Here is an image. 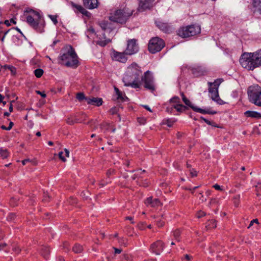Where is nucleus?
<instances>
[{"label": "nucleus", "instance_id": "nucleus-1", "mask_svg": "<svg viewBox=\"0 0 261 261\" xmlns=\"http://www.w3.org/2000/svg\"><path fill=\"white\" fill-rule=\"evenodd\" d=\"M240 63L241 66L249 70L261 66V49L254 53H244L242 54Z\"/></svg>", "mask_w": 261, "mask_h": 261}, {"label": "nucleus", "instance_id": "nucleus-2", "mask_svg": "<svg viewBox=\"0 0 261 261\" xmlns=\"http://www.w3.org/2000/svg\"><path fill=\"white\" fill-rule=\"evenodd\" d=\"M28 23L39 33L44 32L45 22L42 16L38 12L32 9L26 10L24 11Z\"/></svg>", "mask_w": 261, "mask_h": 261}, {"label": "nucleus", "instance_id": "nucleus-3", "mask_svg": "<svg viewBox=\"0 0 261 261\" xmlns=\"http://www.w3.org/2000/svg\"><path fill=\"white\" fill-rule=\"evenodd\" d=\"M59 59L61 61V64L67 67H76L79 62L77 55L70 45L66 46L63 48Z\"/></svg>", "mask_w": 261, "mask_h": 261}, {"label": "nucleus", "instance_id": "nucleus-4", "mask_svg": "<svg viewBox=\"0 0 261 261\" xmlns=\"http://www.w3.org/2000/svg\"><path fill=\"white\" fill-rule=\"evenodd\" d=\"M133 12V10L127 8L122 10H118L110 16V20L120 23H125L128 18L132 15Z\"/></svg>", "mask_w": 261, "mask_h": 261}, {"label": "nucleus", "instance_id": "nucleus-5", "mask_svg": "<svg viewBox=\"0 0 261 261\" xmlns=\"http://www.w3.org/2000/svg\"><path fill=\"white\" fill-rule=\"evenodd\" d=\"M249 100L255 105L261 107V87L258 85H254L249 87L248 89Z\"/></svg>", "mask_w": 261, "mask_h": 261}, {"label": "nucleus", "instance_id": "nucleus-6", "mask_svg": "<svg viewBox=\"0 0 261 261\" xmlns=\"http://www.w3.org/2000/svg\"><path fill=\"white\" fill-rule=\"evenodd\" d=\"M201 31L200 27L197 25H190L180 28L177 34L179 36L183 38H188L195 36L200 33Z\"/></svg>", "mask_w": 261, "mask_h": 261}, {"label": "nucleus", "instance_id": "nucleus-7", "mask_svg": "<svg viewBox=\"0 0 261 261\" xmlns=\"http://www.w3.org/2000/svg\"><path fill=\"white\" fill-rule=\"evenodd\" d=\"M165 46L163 40L159 37L151 38L148 45V50L151 54L160 51Z\"/></svg>", "mask_w": 261, "mask_h": 261}, {"label": "nucleus", "instance_id": "nucleus-8", "mask_svg": "<svg viewBox=\"0 0 261 261\" xmlns=\"http://www.w3.org/2000/svg\"><path fill=\"white\" fill-rule=\"evenodd\" d=\"M138 79L132 75L128 74V72L126 71L123 77V82L125 86H130L134 88H138L140 87V83L139 82Z\"/></svg>", "mask_w": 261, "mask_h": 261}, {"label": "nucleus", "instance_id": "nucleus-9", "mask_svg": "<svg viewBox=\"0 0 261 261\" xmlns=\"http://www.w3.org/2000/svg\"><path fill=\"white\" fill-rule=\"evenodd\" d=\"M142 81L144 83L145 88L151 91L154 90L153 78L149 71H147L144 73V76L142 77Z\"/></svg>", "mask_w": 261, "mask_h": 261}, {"label": "nucleus", "instance_id": "nucleus-10", "mask_svg": "<svg viewBox=\"0 0 261 261\" xmlns=\"http://www.w3.org/2000/svg\"><path fill=\"white\" fill-rule=\"evenodd\" d=\"M125 51V54L128 55H132L138 53L139 51V46L137 44V40L135 39L128 40L127 43V47Z\"/></svg>", "mask_w": 261, "mask_h": 261}, {"label": "nucleus", "instance_id": "nucleus-11", "mask_svg": "<svg viewBox=\"0 0 261 261\" xmlns=\"http://www.w3.org/2000/svg\"><path fill=\"white\" fill-rule=\"evenodd\" d=\"M128 74H132L137 79H139L142 74V71L140 67L135 63H132L127 68L126 71Z\"/></svg>", "mask_w": 261, "mask_h": 261}, {"label": "nucleus", "instance_id": "nucleus-12", "mask_svg": "<svg viewBox=\"0 0 261 261\" xmlns=\"http://www.w3.org/2000/svg\"><path fill=\"white\" fill-rule=\"evenodd\" d=\"M125 51L124 52H118L113 50L111 53V57L113 60L122 63H125L127 60Z\"/></svg>", "mask_w": 261, "mask_h": 261}, {"label": "nucleus", "instance_id": "nucleus-13", "mask_svg": "<svg viewBox=\"0 0 261 261\" xmlns=\"http://www.w3.org/2000/svg\"><path fill=\"white\" fill-rule=\"evenodd\" d=\"M156 0H140L138 10L143 11L153 7L156 3Z\"/></svg>", "mask_w": 261, "mask_h": 261}, {"label": "nucleus", "instance_id": "nucleus-14", "mask_svg": "<svg viewBox=\"0 0 261 261\" xmlns=\"http://www.w3.org/2000/svg\"><path fill=\"white\" fill-rule=\"evenodd\" d=\"M208 92L211 94L210 96L213 100L216 101L219 105L223 104V100L219 97L218 89H217V88H213V87H209Z\"/></svg>", "mask_w": 261, "mask_h": 261}, {"label": "nucleus", "instance_id": "nucleus-15", "mask_svg": "<svg viewBox=\"0 0 261 261\" xmlns=\"http://www.w3.org/2000/svg\"><path fill=\"white\" fill-rule=\"evenodd\" d=\"M99 25L105 33L112 34V35L114 34V27L111 22L103 21L99 23Z\"/></svg>", "mask_w": 261, "mask_h": 261}, {"label": "nucleus", "instance_id": "nucleus-16", "mask_svg": "<svg viewBox=\"0 0 261 261\" xmlns=\"http://www.w3.org/2000/svg\"><path fill=\"white\" fill-rule=\"evenodd\" d=\"M144 202L147 206L150 207H156L161 205V202L158 198H153L152 196L147 197Z\"/></svg>", "mask_w": 261, "mask_h": 261}, {"label": "nucleus", "instance_id": "nucleus-17", "mask_svg": "<svg viewBox=\"0 0 261 261\" xmlns=\"http://www.w3.org/2000/svg\"><path fill=\"white\" fill-rule=\"evenodd\" d=\"M164 248L163 243L161 241H158L155 243L152 244L150 247V249L156 255H159L163 251Z\"/></svg>", "mask_w": 261, "mask_h": 261}, {"label": "nucleus", "instance_id": "nucleus-18", "mask_svg": "<svg viewBox=\"0 0 261 261\" xmlns=\"http://www.w3.org/2000/svg\"><path fill=\"white\" fill-rule=\"evenodd\" d=\"M191 71L193 74L196 76L204 75L207 71L206 68L201 65H196L193 67Z\"/></svg>", "mask_w": 261, "mask_h": 261}, {"label": "nucleus", "instance_id": "nucleus-19", "mask_svg": "<svg viewBox=\"0 0 261 261\" xmlns=\"http://www.w3.org/2000/svg\"><path fill=\"white\" fill-rule=\"evenodd\" d=\"M86 100L88 104L98 107L102 105L103 102L102 98L98 97H88V98L86 99Z\"/></svg>", "mask_w": 261, "mask_h": 261}, {"label": "nucleus", "instance_id": "nucleus-20", "mask_svg": "<svg viewBox=\"0 0 261 261\" xmlns=\"http://www.w3.org/2000/svg\"><path fill=\"white\" fill-rule=\"evenodd\" d=\"M84 5L89 9L96 8L98 6L97 0H83Z\"/></svg>", "mask_w": 261, "mask_h": 261}, {"label": "nucleus", "instance_id": "nucleus-21", "mask_svg": "<svg viewBox=\"0 0 261 261\" xmlns=\"http://www.w3.org/2000/svg\"><path fill=\"white\" fill-rule=\"evenodd\" d=\"M253 12H258L261 15V1L253 0L252 1Z\"/></svg>", "mask_w": 261, "mask_h": 261}, {"label": "nucleus", "instance_id": "nucleus-22", "mask_svg": "<svg viewBox=\"0 0 261 261\" xmlns=\"http://www.w3.org/2000/svg\"><path fill=\"white\" fill-rule=\"evenodd\" d=\"M244 115L247 117L256 119L261 118V113L256 111H247L244 113Z\"/></svg>", "mask_w": 261, "mask_h": 261}, {"label": "nucleus", "instance_id": "nucleus-23", "mask_svg": "<svg viewBox=\"0 0 261 261\" xmlns=\"http://www.w3.org/2000/svg\"><path fill=\"white\" fill-rule=\"evenodd\" d=\"M191 108L195 112L200 113L201 114H215L216 113V112L215 111H211L209 109L204 110L201 108H199L198 107H195V106H191Z\"/></svg>", "mask_w": 261, "mask_h": 261}, {"label": "nucleus", "instance_id": "nucleus-24", "mask_svg": "<svg viewBox=\"0 0 261 261\" xmlns=\"http://www.w3.org/2000/svg\"><path fill=\"white\" fill-rule=\"evenodd\" d=\"M115 91L117 96L116 99L118 101H125L128 99L127 97L118 89V88L115 87Z\"/></svg>", "mask_w": 261, "mask_h": 261}, {"label": "nucleus", "instance_id": "nucleus-25", "mask_svg": "<svg viewBox=\"0 0 261 261\" xmlns=\"http://www.w3.org/2000/svg\"><path fill=\"white\" fill-rule=\"evenodd\" d=\"M71 5L73 8L75 9L77 11L83 14H86L87 13V11L81 5L76 4L73 2H71Z\"/></svg>", "mask_w": 261, "mask_h": 261}, {"label": "nucleus", "instance_id": "nucleus-26", "mask_svg": "<svg viewBox=\"0 0 261 261\" xmlns=\"http://www.w3.org/2000/svg\"><path fill=\"white\" fill-rule=\"evenodd\" d=\"M223 82L222 79H217L214 82H208V87H213V88H219L220 85Z\"/></svg>", "mask_w": 261, "mask_h": 261}, {"label": "nucleus", "instance_id": "nucleus-27", "mask_svg": "<svg viewBox=\"0 0 261 261\" xmlns=\"http://www.w3.org/2000/svg\"><path fill=\"white\" fill-rule=\"evenodd\" d=\"M50 253V249L48 247L44 246L42 248L41 254L44 258L47 259Z\"/></svg>", "mask_w": 261, "mask_h": 261}, {"label": "nucleus", "instance_id": "nucleus-28", "mask_svg": "<svg viewBox=\"0 0 261 261\" xmlns=\"http://www.w3.org/2000/svg\"><path fill=\"white\" fill-rule=\"evenodd\" d=\"M9 154L10 153L7 149L0 148V155L3 159L7 158Z\"/></svg>", "mask_w": 261, "mask_h": 261}, {"label": "nucleus", "instance_id": "nucleus-29", "mask_svg": "<svg viewBox=\"0 0 261 261\" xmlns=\"http://www.w3.org/2000/svg\"><path fill=\"white\" fill-rule=\"evenodd\" d=\"M156 25L159 27V29L162 30L164 32L168 31V28L167 24L162 23L161 22H156Z\"/></svg>", "mask_w": 261, "mask_h": 261}, {"label": "nucleus", "instance_id": "nucleus-30", "mask_svg": "<svg viewBox=\"0 0 261 261\" xmlns=\"http://www.w3.org/2000/svg\"><path fill=\"white\" fill-rule=\"evenodd\" d=\"M105 38L106 37L105 36ZM111 41V40L110 39H106L105 38L104 40L99 39L97 41V44L101 46H106L108 43H109Z\"/></svg>", "mask_w": 261, "mask_h": 261}, {"label": "nucleus", "instance_id": "nucleus-31", "mask_svg": "<svg viewBox=\"0 0 261 261\" xmlns=\"http://www.w3.org/2000/svg\"><path fill=\"white\" fill-rule=\"evenodd\" d=\"M82 250L83 247L79 244H76L73 247V251L76 253H80Z\"/></svg>", "mask_w": 261, "mask_h": 261}, {"label": "nucleus", "instance_id": "nucleus-32", "mask_svg": "<svg viewBox=\"0 0 261 261\" xmlns=\"http://www.w3.org/2000/svg\"><path fill=\"white\" fill-rule=\"evenodd\" d=\"M2 67L5 69H6L10 70L13 74H15L16 73V69L13 66L5 65L4 66H3Z\"/></svg>", "mask_w": 261, "mask_h": 261}, {"label": "nucleus", "instance_id": "nucleus-33", "mask_svg": "<svg viewBox=\"0 0 261 261\" xmlns=\"http://www.w3.org/2000/svg\"><path fill=\"white\" fill-rule=\"evenodd\" d=\"M34 73L37 77L39 78L42 75L43 70L41 68H37L34 70Z\"/></svg>", "mask_w": 261, "mask_h": 261}, {"label": "nucleus", "instance_id": "nucleus-34", "mask_svg": "<svg viewBox=\"0 0 261 261\" xmlns=\"http://www.w3.org/2000/svg\"><path fill=\"white\" fill-rule=\"evenodd\" d=\"M146 172V171L145 170H142L141 169H139L137 171V174H135L133 177H132V178L133 179H135L136 178H142V176H141V175L143 173H145Z\"/></svg>", "mask_w": 261, "mask_h": 261}, {"label": "nucleus", "instance_id": "nucleus-35", "mask_svg": "<svg viewBox=\"0 0 261 261\" xmlns=\"http://www.w3.org/2000/svg\"><path fill=\"white\" fill-rule=\"evenodd\" d=\"M66 122L68 124H70V125H73L75 123L80 122V121L77 118H75L74 119H73L72 118H71L70 117H69L67 118Z\"/></svg>", "mask_w": 261, "mask_h": 261}, {"label": "nucleus", "instance_id": "nucleus-36", "mask_svg": "<svg viewBox=\"0 0 261 261\" xmlns=\"http://www.w3.org/2000/svg\"><path fill=\"white\" fill-rule=\"evenodd\" d=\"M240 199V195L239 194H237L233 196V201L235 206H238Z\"/></svg>", "mask_w": 261, "mask_h": 261}, {"label": "nucleus", "instance_id": "nucleus-37", "mask_svg": "<svg viewBox=\"0 0 261 261\" xmlns=\"http://www.w3.org/2000/svg\"><path fill=\"white\" fill-rule=\"evenodd\" d=\"M184 108L185 107L182 105L177 104L173 106L171 109H172L174 108L178 112H181L184 110Z\"/></svg>", "mask_w": 261, "mask_h": 261}, {"label": "nucleus", "instance_id": "nucleus-38", "mask_svg": "<svg viewBox=\"0 0 261 261\" xmlns=\"http://www.w3.org/2000/svg\"><path fill=\"white\" fill-rule=\"evenodd\" d=\"M111 126L110 124L107 122H104L100 125V128L102 129H105L106 130H108L110 129Z\"/></svg>", "mask_w": 261, "mask_h": 261}, {"label": "nucleus", "instance_id": "nucleus-39", "mask_svg": "<svg viewBox=\"0 0 261 261\" xmlns=\"http://www.w3.org/2000/svg\"><path fill=\"white\" fill-rule=\"evenodd\" d=\"M76 98L79 100V101H82L84 99H85L86 98H88V97H86L85 96V95L83 93H82V92H80V93H78L77 94H76Z\"/></svg>", "mask_w": 261, "mask_h": 261}, {"label": "nucleus", "instance_id": "nucleus-40", "mask_svg": "<svg viewBox=\"0 0 261 261\" xmlns=\"http://www.w3.org/2000/svg\"><path fill=\"white\" fill-rule=\"evenodd\" d=\"M173 235L176 240L177 241H179V237L180 235V231L178 229L175 230L173 232Z\"/></svg>", "mask_w": 261, "mask_h": 261}, {"label": "nucleus", "instance_id": "nucleus-41", "mask_svg": "<svg viewBox=\"0 0 261 261\" xmlns=\"http://www.w3.org/2000/svg\"><path fill=\"white\" fill-rule=\"evenodd\" d=\"M48 17L52 20V21L53 22L54 24L56 25L57 24L58 20H57V16L56 15H49Z\"/></svg>", "mask_w": 261, "mask_h": 261}, {"label": "nucleus", "instance_id": "nucleus-42", "mask_svg": "<svg viewBox=\"0 0 261 261\" xmlns=\"http://www.w3.org/2000/svg\"><path fill=\"white\" fill-rule=\"evenodd\" d=\"M182 100H183V101L184 102V103L186 105L189 106L190 107H191V106H193V105H192L191 102H190V101L189 99H188L186 98V97H183Z\"/></svg>", "mask_w": 261, "mask_h": 261}, {"label": "nucleus", "instance_id": "nucleus-43", "mask_svg": "<svg viewBox=\"0 0 261 261\" xmlns=\"http://www.w3.org/2000/svg\"><path fill=\"white\" fill-rule=\"evenodd\" d=\"M64 152L62 151H61L59 153V158L63 161V162H66V159L65 158V156L63 155Z\"/></svg>", "mask_w": 261, "mask_h": 261}, {"label": "nucleus", "instance_id": "nucleus-44", "mask_svg": "<svg viewBox=\"0 0 261 261\" xmlns=\"http://www.w3.org/2000/svg\"><path fill=\"white\" fill-rule=\"evenodd\" d=\"M50 198V196L49 195H48V193H44V195H43V201H48V199Z\"/></svg>", "mask_w": 261, "mask_h": 261}, {"label": "nucleus", "instance_id": "nucleus-45", "mask_svg": "<svg viewBox=\"0 0 261 261\" xmlns=\"http://www.w3.org/2000/svg\"><path fill=\"white\" fill-rule=\"evenodd\" d=\"M254 223L258 224V219H253L252 221H251L249 226H248V228H249L251 226H252L253 224H254Z\"/></svg>", "mask_w": 261, "mask_h": 261}, {"label": "nucleus", "instance_id": "nucleus-46", "mask_svg": "<svg viewBox=\"0 0 261 261\" xmlns=\"http://www.w3.org/2000/svg\"><path fill=\"white\" fill-rule=\"evenodd\" d=\"M190 173L191 177H195L197 176V172L193 169L190 170Z\"/></svg>", "mask_w": 261, "mask_h": 261}, {"label": "nucleus", "instance_id": "nucleus-47", "mask_svg": "<svg viewBox=\"0 0 261 261\" xmlns=\"http://www.w3.org/2000/svg\"><path fill=\"white\" fill-rule=\"evenodd\" d=\"M179 101V98L178 97H174L170 99V102H171L176 103V102H178Z\"/></svg>", "mask_w": 261, "mask_h": 261}, {"label": "nucleus", "instance_id": "nucleus-48", "mask_svg": "<svg viewBox=\"0 0 261 261\" xmlns=\"http://www.w3.org/2000/svg\"><path fill=\"white\" fill-rule=\"evenodd\" d=\"M210 223H212V226H210V228H216L217 227L216 221L215 220H212ZM209 225H211V224H210Z\"/></svg>", "mask_w": 261, "mask_h": 261}, {"label": "nucleus", "instance_id": "nucleus-49", "mask_svg": "<svg viewBox=\"0 0 261 261\" xmlns=\"http://www.w3.org/2000/svg\"><path fill=\"white\" fill-rule=\"evenodd\" d=\"M36 92L41 95V96L43 98H45L46 97V94L43 92H41L40 91H36Z\"/></svg>", "mask_w": 261, "mask_h": 261}, {"label": "nucleus", "instance_id": "nucleus-50", "mask_svg": "<svg viewBox=\"0 0 261 261\" xmlns=\"http://www.w3.org/2000/svg\"><path fill=\"white\" fill-rule=\"evenodd\" d=\"M173 121H172L171 120H167L166 121V124L169 126V127H171L173 125Z\"/></svg>", "mask_w": 261, "mask_h": 261}, {"label": "nucleus", "instance_id": "nucleus-51", "mask_svg": "<svg viewBox=\"0 0 261 261\" xmlns=\"http://www.w3.org/2000/svg\"><path fill=\"white\" fill-rule=\"evenodd\" d=\"M87 33H89V34H94L95 33V31H94V30L93 28H92V27H90L89 28L88 30H87Z\"/></svg>", "mask_w": 261, "mask_h": 261}, {"label": "nucleus", "instance_id": "nucleus-52", "mask_svg": "<svg viewBox=\"0 0 261 261\" xmlns=\"http://www.w3.org/2000/svg\"><path fill=\"white\" fill-rule=\"evenodd\" d=\"M86 194H88V191H85V192H82L81 194V195L83 198H84L85 199H87L88 196V195H86Z\"/></svg>", "mask_w": 261, "mask_h": 261}, {"label": "nucleus", "instance_id": "nucleus-53", "mask_svg": "<svg viewBox=\"0 0 261 261\" xmlns=\"http://www.w3.org/2000/svg\"><path fill=\"white\" fill-rule=\"evenodd\" d=\"M32 161L29 159H25L23 161H22V164L24 165H25L27 163H29V162H32Z\"/></svg>", "mask_w": 261, "mask_h": 261}, {"label": "nucleus", "instance_id": "nucleus-54", "mask_svg": "<svg viewBox=\"0 0 261 261\" xmlns=\"http://www.w3.org/2000/svg\"><path fill=\"white\" fill-rule=\"evenodd\" d=\"M157 223V225L159 227H162L164 225V222L162 221H158L156 222Z\"/></svg>", "mask_w": 261, "mask_h": 261}, {"label": "nucleus", "instance_id": "nucleus-55", "mask_svg": "<svg viewBox=\"0 0 261 261\" xmlns=\"http://www.w3.org/2000/svg\"><path fill=\"white\" fill-rule=\"evenodd\" d=\"M115 250V254H120L122 252V250L121 249H118L116 248H114Z\"/></svg>", "mask_w": 261, "mask_h": 261}, {"label": "nucleus", "instance_id": "nucleus-56", "mask_svg": "<svg viewBox=\"0 0 261 261\" xmlns=\"http://www.w3.org/2000/svg\"><path fill=\"white\" fill-rule=\"evenodd\" d=\"M198 187H199V186H196V187H193V188H188V189H187L189 190V191H190L192 193H193L194 190H196Z\"/></svg>", "mask_w": 261, "mask_h": 261}, {"label": "nucleus", "instance_id": "nucleus-57", "mask_svg": "<svg viewBox=\"0 0 261 261\" xmlns=\"http://www.w3.org/2000/svg\"><path fill=\"white\" fill-rule=\"evenodd\" d=\"M213 187L216 190H221V187L219 185H217V184H215V185H214Z\"/></svg>", "mask_w": 261, "mask_h": 261}, {"label": "nucleus", "instance_id": "nucleus-58", "mask_svg": "<svg viewBox=\"0 0 261 261\" xmlns=\"http://www.w3.org/2000/svg\"><path fill=\"white\" fill-rule=\"evenodd\" d=\"M14 101H15L14 100H13V101H11V104H10V106L9 107V111H10V112H12L13 111V110L12 102H14Z\"/></svg>", "mask_w": 261, "mask_h": 261}, {"label": "nucleus", "instance_id": "nucleus-59", "mask_svg": "<svg viewBox=\"0 0 261 261\" xmlns=\"http://www.w3.org/2000/svg\"><path fill=\"white\" fill-rule=\"evenodd\" d=\"M199 194H200L201 195V197H200L199 199L202 201V202H204V201H205L206 200V198H204L203 197V196L202 195V194L201 193H199Z\"/></svg>", "mask_w": 261, "mask_h": 261}, {"label": "nucleus", "instance_id": "nucleus-60", "mask_svg": "<svg viewBox=\"0 0 261 261\" xmlns=\"http://www.w3.org/2000/svg\"><path fill=\"white\" fill-rule=\"evenodd\" d=\"M65 152L66 156L68 158L69 156V151L67 149L65 148Z\"/></svg>", "mask_w": 261, "mask_h": 261}, {"label": "nucleus", "instance_id": "nucleus-61", "mask_svg": "<svg viewBox=\"0 0 261 261\" xmlns=\"http://www.w3.org/2000/svg\"><path fill=\"white\" fill-rule=\"evenodd\" d=\"M217 202V200L216 199H212L209 202V205H211L213 203H215Z\"/></svg>", "mask_w": 261, "mask_h": 261}, {"label": "nucleus", "instance_id": "nucleus-62", "mask_svg": "<svg viewBox=\"0 0 261 261\" xmlns=\"http://www.w3.org/2000/svg\"><path fill=\"white\" fill-rule=\"evenodd\" d=\"M13 126V123L12 122H10L9 123V125L8 127V130H10L12 128Z\"/></svg>", "mask_w": 261, "mask_h": 261}, {"label": "nucleus", "instance_id": "nucleus-63", "mask_svg": "<svg viewBox=\"0 0 261 261\" xmlns=\"http://www.w3.org/2000/svg\"><path fill=\"white\" fill-rule=\"evenodd\" d=\"M6 245L7 244L6 243H0V246H1V250L3 249L6 246Z\"/></svg>", "mask_w": 261, "mask_h": 261}, {"label": "nucleus", "instance_id": "nucleus-64", "mask_svg": "<svg viewBox=\"0 0 261 261\" xmlns=\"http://www.w3.org/2000/svg\"><path fill=\"white\" fill-rule=\"evenodd\" d=\"M255 188L257 189H260L261 188V182H258L256 185H255Z\"/></svg>", "mask_w": 261, "mask_h": 261}]
</instances>
